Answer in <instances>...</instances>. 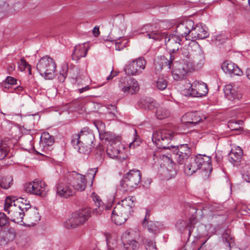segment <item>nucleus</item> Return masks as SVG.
<instances>
[{
	"instance_id": "774afa93",
	"label": "nucleus",
	"mask_w": 250,
	"mask_h": 250,
	"mask_svg": "<svg viewBox=\"0 0 250 250\" xmlns=\"http://www.w3.org/2000/svg\"><path fill=\"white\" fill-rule=\"evenodd\" d=\"M107 108L111 111H116V106L115 105H108Z\"/></svg>"
},
{
	"instance_id": "13d9d810",
	"label": "nucleus",
	"mask_w": 250,
	"mask_h": 250,
	"mask_svg": "<svg viewBox=\"0 0 250 250\" xmlns=\"http://www.w3.org/2000/svg\"><path fill=\"white\" fill-rule=\"evenodd\" d=\"M97 172V169L95 168H91L88 170L86 173V176L88 177L91 178L92 179H94Z\"/></svg>"
},
{
	"instance_id": "393cba45",
	"label": "nucleus",
	"mask_w": 250,
	"mask_h": 250,
	"mask_svg": "<svg viewBox=\"0 0 250 250\" xmlns=\"http://www.w3.org/2000/svg\"><path fill=\"white\" fill-rule=\"evenodd\" d=\"M237 88L231 84H226L224 88L225 95L230 101L239 100L241 98V93H238Z\"/></svg>"
},
{
	"instance_id": "c03bdc74",
	"label": "nucleus",
	"mask_w": 250,
	"mask_h": 250,
	"mask_svg": "<svg viewBox=\"0 0 250 250\" xmlns=\"http://www.w3.org/2000/svg\"><path fill=\"white\" fill-rule=\"evenodd\" d=\"M16 235L15 229L13 228H10L6 232L5 238L7 239V241H12L15 238Z\"/></svg>"
},
{
	"instance_id": "2f4dec72",
	"label": "nucleus",
	"mask_w": 250,
	"mask_h": 250,
	"mask_svg": "<svg viewBox=\"0 0 250 250\" xmlns=\"http://www.w3.org/2000/svg\"><path fill=\"white\" fill-rule=\"evenodd\" d=\"M54 143V139L52 136L50 135L48 132H43L42 134L41 137L40 146L41 145L42 147L46 146L48 148L51 146Z\"/></svg>"
},
{
	"instance_id": "412c9836",
	"label": "nucleus",
	"mask_w": 250,
	"mask_h": 250,
	"mask_svg": "<svg viewBox=\"0 0 250 250\" xmlns=\"http://www.w3.org/2000/svg\"><path fill=\"white\" fill-rule=\"evenodd\" d=\"M190 36L192 41L206 39L209 36L208 28L202 23L197 24L195 26L193 27L191 35Z\"/></svg>"
},
{
	"instance_id": "79ce46f5",
	"label": "nucleus",
	"mask_w": 250,
	"mask_h": 250,
	"mask_svg": "<svg viewBox=\"0 0 250 250\" xmlns=\"http://www.w3.org/2000/svg\"><path fill=\"white\" fill-rule=\"evenodd\" d=\"M155 85L157 88L160 90H164L167 85V82L163 78H159L157 81L155 82Z\"/></svg>"
},
{
	"instance_id": "473e14b6",
	"label": "nucleus",
	"mask_w": 250,
	"mask_h": 250,
	"mask_svg": "<svg viewBox=\"0 0 250 250\" xmlns=\"http://www.w3.org/2000/svg\"><path fill=\"white\" fill-rule=\"evenodd\" d=\"M206 241L201 242L199 239L197 238L192 243L187 242L185 246V250H199L202 246L206 243Z\"/></svg>"
},
{
	"instance_id": "69168bd1",
	"label": "nucleus",
	"mask_w": 250,
	"mask_h": 250,
	"mask_svg": "<svg viewBox=\"0 0 250 250\" xmlns=\"http://www.w3.org/2000/svg\"><path fill=\"white\" fill-rule=\"evenodd\" d=\"M93 34L95 37H97L100 34V31L99 27H97V26L95 27L93 30Z\"/></svg>"
},
{
	"instance_id": "6e6d98bb",
	"label": "nucleus",
	"mask_w": 250,
	"mask_h": 250,
	"mask_svg": "<svg viewBox=\"0 0 250 250\" xmlns=\"http://www.w3.org/2000/svg\"><path fill=\"white\" fill-rule=\"evenodd\" d=\"M96 154L100 157V159L104 158V153L103 147L100 146L96 148Z\"/></svg>"
},
{
	"instance_id": "423d86ee",
	"label": "nucleus",
	"mask_w": 250,
	"mask_h": 250,
	"mask_svg": "<svg viewBox=\"0 0 250 250\" xmlns=\"http://www.w3.org/2000/svg\"><path fill=\"white\" fill-rule=\"evenodd\" d=\"M10 198V196L7 197L5 199L4 209L7 211L9 217L12 222L20 223L22 222L23 217L26 215L25 210L13 204Z\"/></svg>"
},
{
	"instance_id": "5fc2aeb1",
	"label": "nucleus",
	"mask_w": 250,
	"mask_h": 250,
	"mask_svg": "<svg viewBox=\"0 0 250 250\" xmlns=\"http://www.w3.org/2000/svg\"><path fill=\"white\" fill-rule=\"evenodd\" d=\"M144 103L145 104L144 107L146 109H147L148 110H152L155 107V104L153 101H144Z\"/></svg>"
},
{
	"instance_id": "a18cd8bd",
	"label": "nucleus",
	"mask_w": 250,
	"mask_h": 250,
	"mask_svg": "<svg viewBox=\"0 0 250 250\" xmlns=\"http://www.w3.org/2000/svg\"><path fill=\"white\" fill-rule=\"evenodd\" d=\"M18 67L21 71H24L25 68L28 67L29 72L31 74L30 65L28 64L23 58H21L20 62H18Z\"/></svg>"
},
{
	"instance_id": "4468645a",
	"label": "nucleus",
	"mask_w": 250,
	"mask_h": 250,
	"mask_svg": "<svg viewBox=\"0 0 250 250\" xmlns=\"http://www.w3.org/2000/svg\"><path fill=\"white\" fill-rule=\"evenodd\" d=\"M194 25V22L190 20H186L179 23L176 27L175 32L177 36L180 38L185 37L186 40H190L191 39V31Z\"/></svg>"
},
{
	"instance_id": "a211bd4d",
	"label": "nucleus",
	"mask_w": 250,
	"mask_h": 250,
	"mask_svg": "<svg viewBox=\"0 0 250 250\" xmlns=\"http://www.w3.org/2000/svg\"><path fill=\"white\" fill-rule=\"evenodd\" d=\"M195 157L197 163L201 168L200 169L205 173V176L208 177L212 170L211 158L206 155L201 154H198Z\"/></svg>"
},
{
	"instance_id": "39448f33",
	"label": "nucleus",
	"mask_w": 250,
	"mask_h": 250,
	"mask_svg": "<svg viewBox=\"0 0 250 250\" xmlns=\"http://www.w3.org/2000/svg\"><path fill=\"white\" fill-rule=\"evenodd\" d=\"M141 173L136 169L130 170L121 182V186L124 190L132 191L137 188L141 183Z\"/></svg>"
},
{
	"instance_id": "6ab92c4d",
	"label": "nucleus",
	"mask_w": 250,
	"mask_h": 250,
	"mask_svg": "<svg viewBox=\"0 0 250 250\" xmlns=\"http://www.w3.org/2000/svg\"><path fill=\"white\" fill-rule=\"evenodd\" d=\"M57 194L60 197L67 198L72 196L75 190L71 184L66 181L60 182L57 186Z\"/></svg>"
},
{
	"instance_id": "4be33fe9",
	"label": "nucleus",
	"mask_w": 250,
	"mask_h": 250,
	"mask_svg": "<svg viewBox=\"0 0 250 250\" xmlns=\"http://www.w3.org/2000/svg\"><path fill=\"white\" fill-rule=\"evenodd\" d=\"M183 122L187 123V125L189 127L195 126L202 121V118L200 113L190 112L186 113L182 118Z\"/></svg>"
},
{
	"instance_id": "4d7b16f0",
	"label": "nucleus",
	"mask_w": 250,
	"mask_h": 250,
	"mask_svg": "<svg viewBox=\"0 0 250 250\" xmlns=\"http://www.w3.org/2000/svg\"><path fill=\"white\" fill-rule=\"evenodd\" d=\"M5 83L11 85H14L17 83V79L11 76L7 77L5 80Z\"/></svg>"
},
{
	"instance_id": "c85d7f7f",
	"label": "nucleus",
	"mask_w": 250,
	"mask_h": 250,
	"mask_svg": "<svg viewBox=\"0 0 250 250\" xmlns=\"http://www.w3.org/2000/svg\"><path fill=\"white\" fill-rule=\"evenodd\" d=\"M75 149L82 154H88L94 148V145H90L87 143L79 142L78 143H72Z\"/></svg>"
},
{
	"instance_id": "1a4fd4ad",
	"label": "nucleus",
	"mask_w": 250,
	"mask_h": 250,
	"mask_svg": "<svg viewBox=\"0 0 250 250\" xmlns=\"http://www.w3.org/2000/svg\"><path fill=\"white\" fill-rule=\"evenodd\" d=\"M146 61L143 57H140L128 62L125 68V71L128 76H136L142 73L145 69Z\"/></svg>"
},
{
	"instance_id": "58836bf2",
	"label": "nucleus",
	"mask_w": 250,
	"mask_h": 250,
	"mask_svg": "<svg viewBox=\"0 0 250 250\" xmlns=\"http://www.w3.org/2000/svg\"><path fill=\"white\" fill-rule=\"evenodd\" d=\"M197 223V220L194 215H192L187 223H186V229H188V235L190 236L194 229V226Z\"/></svg>"
},
{
	"instance_id": "bb28decb",
	"label": "nucleus",
	"mask_w": 250,
	"mask_h": 250,
	"mask_svg": "<svg viewBox=\"0 0 250 250\" xmlns=\"http://www.w3.org/2000/svg\"><path fill=\"white\" fill-rule=\"evenodd\" d=\"M171 63H172L171 58L170 60H168L164 56L158 57L154 61L155 70L157 72H160L164 67L170 69L171 67Z\"/></svg>"
},
{
	"instance_id": "ea45409f",
	"label": "nucleus",
	"mask_w": 250,
	"mask_h": 250,
	"mask_svg": "<svg viewBox=\"0 0 250 250\" xmlns=\"http://www.w3.org/2000/svg\"><path fill=\"white\" fill-rule=\"evenodd\" d=\"M143 243L146 250H158L155 242L153 240L144 239Z\"/></svg>"
},
{
	"instance_id": "20e7f679",
	"label": "nucleus",
	"mask_w": 250,
	"mask_h": 250,
	"mask_svg": "<svg viewBox=\"0 0 250 250\" xmlns=\"http://www.w3.org/2000/svg\"><path fill=\"white\" fill-rule=\"evenodd\" d=\"M174 137V133L170 130H159L153 133L152 140L159 149H171L169 143Z\"/></svg>"
},
{
	"instance_id": "f03ea898",
	"label": "nucleus",
	"mask_w": 250,
	"mask_h": 250,
	"mask_svg": "<svg viewBox=\"0 0 250 250\" xmlns=\"http://www.w3.org/2000/svg\"><path fill=\"white\" fill-rule=\"evenodd\" d=\"M91 210L88 208H84L72 213L69 218L64 223V227L68 229L76 228L84 224L90 216Z\"/></svg>"
},
{
	"instance_id": "2eb2a0df",
	"label": "nucleus",
	"mask_w": 250,
	"mask_h": 250,
	"mask_svg": "<svg viewBox=\"0 0 250 250\" xmlns=\"http://www.w3.org/2000/svg\"><path fill=\"white\" fill-rule=\"evenodd\" d=\"M47 185L44 182L35 180L32 183L26 184L25 186V189L27 192L43 196L46 193L45 189Z\"/></svg>"
},
{
	"instance_id": "a878e982",
	"label": "nucleus",
	"mask_w": 250,
	"mask_h": 250,
	"mask_svg": "<svg viewBox=\"0 0 250 250\" xmlns=\"http://www.w3.org/2000/svg\"><path fill=\"white\" fill-rule=\"evenodd\" d=\"M89 46L86 43L78 44L75 46L72 54V59L78 60L83 57H85L87 54Z\"/></svg>"
},
{
	"instance_id": "6e6552de",
	"label": "nucleus",
	"mask_w": 250,
	"mask_h": 250,
	"mask_svg": "<svg viewBox=\"0 0 250 250\" xmlns=\"http://www.w3.org/2000/svg\"><path fill=\"white\" fill-rule=\"evenodd\" d=\"M171 147L172 154L179 164H183L189 159L191 150L188 144H182L177 146H171Z\"/></svg>"
},
{
	"instance_id": "9d476101",
	"label": "nucleus",
	"mask_w": 250,
	"mask_h": 250,
	"mask_svg": "<svg viewBox=\"0 0 250 250\" xmlns=\"http://www.w3.org/2000/svg\"><path fill=\"white\" fill-rule=\"evenodd\" d=\"M10 198L13 204L25 210L26 216L32 221L38 222L40 220V216L37 210H28L31 208V205L29 204V201L27 199L21 197L16 198L15 197L11 196H10Z\"/></svg>"
},
{
	"instance_id": "c9c22d12",
	"label": "nucleus",
	"mask_w": 250,
	"mask_h": 250,
	"mask_svg": "<svg viewBox=\"0 0 250 250\" xmlns=\"http://www.w3.org/2000/svg\"><path fill=\"white\" fill-rule=\"evenodd\" d=\"M13 179L11 176H4L0 174V187L4 189L9 188L13 183Z\"/></svg>"
},
{
	"instance_id": "aec40b11",
	"label": "nucleus",
	"mask_w": 250,
	"mask_h": 250,
	"mask_svg": "<svg viewBox=\"0 0 250 250\" xmlns=\"http://www.w3.org/2000/svg\"><path fill=\"white\" fill-rule=\"evenodd\" d=\"M149 217L150 211L146 209L145 217L142 222V225L144 229H147L149 232L155 235L159 232V223L150 220Z\"/></svg>"
},
{
	"instance_id": "603ef678",
	"label": "nucleus",
	"mask_w": 250,
	"mask_h": 250,
	"mask_svg": "<svg viewBox=\"0 0 250 250\" xmlns=\"http://www.w3.org/2000/svg\"><path fill=\"white\" fill-rule=\"evenodd\" d=\"M8 223V218L3 212H0V226L3 227Z\"/></svg>"
},
{
	"instance_id": "f704fd0d",
	"label": "nucleus",
	"mask_w": 250,
	"mask_h": 250,
	"mask_svg": "<svg viewBox=\"0 0 250 250\" xmlns=\"http://www.w3.org/2000/svg\"><path fill=\"white\" fill-rule=\"evenodd\" d=\"M104 235L108 250H115L116 248L117 244V240L115 238H113L112 235L109 232H105Z\"/></svg>"
},
{
	"instance_id": "dca6fc26",
	"label": "nucleus",
	"mask_w": 250,
	"mask_h": 250,
	"mask_svg": "<svg viewBox=\"0 0 250 250\" xmlns=\"http://www.w3.org/2000/svg\"><path fill=\"white\" fill-rule=\"evenodd\" d=\"M70 184L74 189L79 191L84 190L86 187L85 176L73 171L69 174Z\"/></svg>"
},
{
	"instance_id": "a19ab883",
	"label": "nucleus",
	"mask_w": 250,
	"mask_h": 250,
	"mask_svg": "<svg viewBox=\"0 0 250 250\" xmlns=\"http://www.w3.org/2000/svg\"><path fill=\"white\" fill-rule=\"evenodd\" d=\"M126 244L124 243V246L126 250H128L131 248L133 250L138 249L139 247V244L137 241V240H132L130 241H125Z\"/></svg>"
},
{
	"instance_id": "0e129e2a",
	"label": "nucleus",
	"mask_w": 250,
	"mask_h": 250,
	"mask_svg": "<svg viewBox=\"0 0 250 250\" xmlns=\"http://www.w3.org/2000/svg\"><path fill=\"white\" fill-rule=\"evenodd\" d=\"M236 123L233 122H229L228 123V127L231 129V130H237L238 129L237 127H235L234 125H235Z\"/></svg>"
},
{
	"instance_id": "864d4df0",
	"label": "nucleus",
	"mask_w": 250,
	"mask_h": 250,
	"mask_svg": "<svg viewBox=\"0 0 250 250\" xmlns=\"http://www.w3.org/2000/svg\"><path fill=\"white\" fill-rule=\"evenodd\" d=\"M8 154L7 148L2 145L0 146V160L3 159Z\"/></svg>"
},
{
	"instance_id": "7c9ffc66",
	"label": "nucleus",
	"mask_w": 250,
	"mask_h": 250,
	"mask_svg": "<svg viewBox=\"0 0 250 250\" xmlns=\"http://www.w3.org/2000/svg\"><path fill=\"white\" fill-rule=\"evenodd\" d=\"M140 237V231L137 229H129L123 234L124 241L137 240Z\"/></svg>"
},
{
	"instance_id": "bf43d9fd",
	"label": "nucleus",
	"mask_w": 250,
	"mask_h": 250,
	"mask_svg": "<svg viewBox=\"0 0 250 250\" xmlns=\"http://www.w3.org/2000/svg\"><path fill=\"white\" fill-rule=\"evenodd\" d=\"M243 74V72L241 70L240 68L238 67L237 65H236L234 69H233V72L232 73V75H237V76H241Z\"/></svg>"
},
{
	"instance_id": "b1692460",
	"label": "nucleus",
	"mask_w": 250,
	"mask_h": 250,
	"mask_svg": "<svg viewBox=\"0 0 250 250\" xmlns=\"http://www.w3.org/2000/svg\"><path fill=\"white\" fill-rule=\"evenodd\" d=\"M184 172L188 176H190L195 173L201 168L197 163L196 157L189 158L188 160L184 163Z\"/></svg>"
},
{
	"instance_id": "9b49d317",
	"label": "nucleus",
	"mask_w": 250,
	"mask_h": 250,
	"mask_svg": "<svg viewBox=\"0 0 250 250\" xmlns=\"http://www.w3.org/2000/svg\"><path fill=\"white\" fill-rule=\"evenodd\" d=\"M119 87L124 93L127 94H135L140 89L138 83L135 79L125 77L120 79Z\"/></svg>"
},
{
	"instance_id": "8fccbe9b",
	"label": "nucleus",
	"mask_w": 250,
	"mask_h": 250,
	"mask_svg": "<svg viewBox=\"0 0 250 250\" xmlns=\"http://www.w3.org/2000/svg\"><path fill=\"white\" fill-rule=\"evenodd\" d=\"M176 227L183 232L186 229V222L183 220H179L176 224Z\"/></svg>"
},
{
	"instance_id": "de8ad7c7",
	"label": "nucleus",
	"mask_w": 250,
	"mask_h": 250,
	"mask_svg": "<svg viewBox=\"0 0 250 250\" xmlns=\"http://www.w3.org/2000/svg\"><path fill=\"white\" fill-rule=\"evenodd\" d=\"M41 146L42 145H41ZM40 148H39V150H37L35 147L34 148V151L36 152V153L37 154H39L42 156H45L46 154H49V149L48 148L46 147V146L42 147L40 146Z\"/></svg>"
},
{
	"instance_id": "37998d69",
	"label": "nucleus",
	"mask_w": 250,
	"mask_h": 250,
	"mask_svg": "<svg viewBox=\"0 0 250 250\" xmlns=\"http://www.w3.org/2000/svg\"><path fill=\"white\" fill-rule=\"evenodd\" d=\"M67 67L66 66H63L62 67V69L60 71L59 75L58 77V79L60 82L63 83L64 82L65 78L67 76Z\"/></svg>"
},
{
	"instance_id": "c756f323",
	"label": "nucleus",
	"mask_w": 250,
	"mask_h": 250,
	"mask_svg": "<svg viewBox=\"0 0 250 250\" xmlns=\"http://www.w3.org/2000/svg\"><path fill=\"white\" fill-rule=\"evenodd\" d=\"M91 197L96 206L97 207L94 209V212L97 215L100 214L106 208L104 205L103 202L100 197L95 192L92 193Z\"/></svg>"
},
{
	"instance_id": "680f3d73",
	"label": "nucleus",
	"mask_w": 250,
	"mask_h": 250,
	"mask_svg": "<svg viewBox=\"0 0 250 250\" xmlns=\"http://www.w3.org/2000/svg\"><path fill=\"white\" fill-rule=\"evenodd\" d=\"M15 67L16 66L14 63H11L9 64L7 68L8 74H11V73L15 69Z\"/></svg>"
},
{
	"instance_id": "0eeeda50",
	"label": "nucleus",
	"mask_w": 250,
	"mask_h": 250,
	"mask_svg": "<svg viewBox=\"0 0 250 250\" xmlns=\"http://www.w3.org/2000/svg\"><path fill=\"white\" fill-rule=\"evenodd\" d=\"M193 66L192 62L187 60L174 63L171 72L173 79L176 81L183 80L186 74L193 69Z\"/></svg>"
},
{
	"instance_id": "72a5a7b5",
	"label": "nucleus",
	"mask_w": 250,
	"mask_h": 250,
	"mask_svg": "<svg viewBox=\"0 0 250 250\" xmlns=\"http://www.w3.org/2000/svg\"><path fill=\"white\" fill-rule=\"evenodd\" d=\"M147 32V36L149 39H152L154 40H158L161 38L160 33L158 31L152 30V27L150 25H145L143 27Z\"/></svg>"
},
{
	"instance_id": "e2e57ef3",
	"label": "nucleus",
	"mask_w": 250,
	"mask_h": 250,
	"mask_svg": "<svg viewBox=\"0 0 250 250\" xmlns=\"http://www.w3.org/2000/svg\"><path fill=\"white\" fill-rule=\"evenodd\" d=\"M118 74V73L116 71H113V70H112L111 71V73H110V75H109L107 78H106V80H110L111 79H112L114 77L117 76Z\"/></svg>"
},
{
	"instance_id": "e433bc0d",
	"label": "nucleus",
	"mask_w": 250,
	"mask_h": 250,
	"mask_svg": "<svg viewBox=\"0 0 250 250\" xmlns=\"http://www.w3.org/2000/svg\"><path fill=\"white\" fill-rule=\"evenodd\" d=\"M236 64L231 62L226 61L224 62L221 66L222 69L226 74L232 75L233 69Z\"/></svg>"
},
{
	"instance_id": "49530a36",
	"label": "nucleus",
	"mask_w": 250,
	"mask_h": 250,
	"mask_svg": "<svg viewBox=\"0 0 250 250\" xmlns=\"http://www.w3.org/2000/svg\"><path fill=\"white\" fill-rule=\"evenodd\" d=\"M243 179L247 182H250V166L244 168L242 172Z\"/></svg>"
},
{
	"instance_id": "f8f14e48",
	"label": "nucleus",
	"mask_w": 250,
	"mask_h": 250,
	"mask_svg": "<svg viewBox=\"0 0 250 250\" xmlns=\"http://www.w3.org/2000/svg\"><path fill=\"white\" fill-rule=\"evenodd\" d=\"M94 140L95 137L91 130L88 127H84L80 133L75 134L72 136L71 143L81 142L94 145Z\"/></svg>"
},
{
	"instance_id": "f257e3e1",
	"label": "nucleus",
	"mask_w": 250,
	"mask_h": 250,
	"mask_svg": "<svg viewBox=\"0 0 250 250\" xmlns=\"http://www.w3.org/2000/svg\"><path fill=\"white\" fill-rule=\"evenodd\" d=\"M134 196H128L123 199L114 208L112 211L111 219L117 225L124 224L129 215L132 212V208L134 207Z\"/></svg>"
},
{
	"instance_id": "052dcab7",
	"label": "nucleus",
	"mask_w": 250,
	"mask_h": 250,
	"mask_svg": "<svg viewBox=\"0 0 250 250\" xmlns=\"http://www.w3.org/2000/svg\"><path fill=\"white\" fill-rule=\"evenodd\" d=\"M125 43H123L122 42H115L116 50L120 51L125 47Z\"/></svg>"
},
{
	"instance_id": "cd10ccee",
	"label": "nucleus",
	"mask_w": 250,
	"mask_h": 250,
	"mask_svg": "<svg viewBox=\"0 0 250 250\" xmlns=\"http://www.w3.org/2000/svg\"><path fill=\"white\" fill-rule=\"evenodd\" d=\"M243 150L239 146L232 149L229 155V161L233 165H237L243 155Z\"/></svg>"
},
{
	"instance_id": "f3484780",
	"label": "nucleus",
	"mask_w": 250,
	"mask_h": 250,
	"mask_svg": "<svg viewBox=\"0 0 250 250\" xmlns=\"http://www.w3.org/2000/svg\"><path fill=\"white\" fill-rule=\"evenodd\" d=\"M125 147L121 143L113 142L107 148L106 154L109 157L121 160L125 159L123 151Z\"/></svg>"
},
{
	"instance_id": "4c0bfd02",
	"label": "nucleus",
	"mask_w": 250,
	"mask_h": 250,
	"mask_svg": "<svg viewBox=\"0 0 250 250\" xmlns=\"http://www.w3.org/2000/svg\"><path fill=\"white\" fill-rule=\"evenodd\" d=\"M170 111L163 107H159L156 110V115L158 119L162 120L170 116Z\"/></svg>"
},
{
	"instance_id": "3c124183",
	"label": "nucleus",
	"mask_w": 250,
	"mask_h": 250,
	"mask_svg": "<svg viewBox=\"0 0 250 250\" xmlns=\"http://www.w3.org/2000/svg\"><path fill=\"white\" fill-rule=\"evenodd\" d=\"M223 239L225 240V242L228 243L229 245L234 242L233 238L228 231H226L223 234Z\"/></svg>"
},
{
	"instance_id": "ddd939ff",
	"label": "nucleus",
	"mask_w": 250,
	"mask_h": 250,
	"mask_svg": "<svg viewBox=\"0 0 250 250\" xmlns=\"http://www.w3.org/2000/svg\"><path fill=\"white\" fill-rule=\"evenodd\" d=\"M189 84V87L185 89L186 95L202 97L206 96L208 92L207 84L204 83L194 82L192 84Z\"/></svg>"
},
{
	"instance_id": "5701e85b",
	"label": "nucleus",
	"mask_w": 250,
	"mask_h": 250,
	"mask_svg": "<svg viewBox=\"0 0 250 250\" xmlns=\"http://www.w3.org/2000/svg\"><path fill=\"white\" fill-rule=\"evenodd\" d=\"M181 41L180 37L175 34L170 35L167 40H165L166 48L169 52H175L178 50Z\"/></svg>"
},
{
	"instance_id": "7ed1b4c3",
	"label": "nucleus",
	"mask_w": 250,
	"mask_h": 250,
	"mask_svg": "<svg viewBox=\"0 0 250 250\" xmlns=\"http://www.w3.org/2000/svg\"><path fill=\"white\" fill-rule=\"evenodd\" d=\"M56 63L49 57H42L37 64V69L46 79H53L55 76Z\"/></svg>"
},
{
	"instance_id": "338daca9",
	"label": "nucleus",
	"mask_w": 250,
	"mask_h": 250,
	"mask_svg": "<svg viewBox=\"0 0 250 250\" xmlns=\"http://www.w3.org/2000/svg\"><path fill=\"white\" fill-rule=\"evenodd\" d=\"M192 47L194 49L197 50L198 52H200V45L196 42H192Z\"/></svg>"
},
{
	"instance_id": "09e8293b",
	"label": "nucleus",
	"mask_w": 250,
	"mask_h": 250,
	"mask_svg": "<svg viewBox=\"0 0 250 250\" xmlns=\"http://www.w3.org/2000/svg\"><path fill=\"white\" fill-rule=\"evenodd\" d=\"M95 126L99 132L100 135L104 130L105 125L101 121H96L94 123Z\"/></svg>"
}]
</instances>
